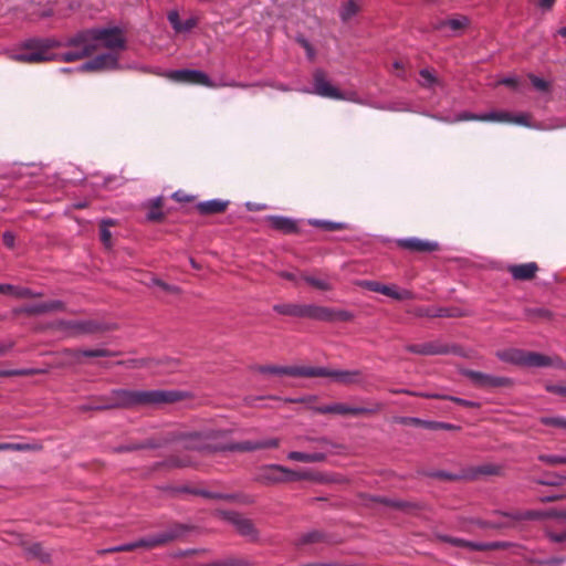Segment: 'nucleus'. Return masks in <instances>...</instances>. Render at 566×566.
Listing matches in <instances>:
<instances>
[{
	"label": "nucleus",
	"mask_w": 566,
	"mask_h": 566,
	"mask_svg": "<svg viewBox=\"0 0 566 566\" xmlns=\"http://www.w3.org/2000/svg\"><path fill=\"white\" fill-rule=\"evenodd\" d=\"M501 472V467L495 464H483L476 469V473L484 475H496Z\"/></svg>",
	"instance_id": "49530a36"
},
{
	"label": "nucleus",
	"mask_w": 566,
	"mask_h": 566,
	"mask_svg": "<svg viewBox=\"0 0 566 566\" xmlns=\"http://www.w3.org/2000/svg\"><path fill=\"white\" fill-rule=\"evenodd\" d=\"M481 122H499V123H509L511 118V113L504 111H492L489 113H484L483 117H480Z\"/></svg>",
	"instance_id": "7c9ffc66"
},
{
	"label": "nucleus",
	"mask_w": 566,
	"mask_h": 566,
	"mask_svg": "<svg viewBox=\"0 0 566 566\" xmlns=\"http://www.w3.org/2000/svg\"><path fill=\"white\" fill-rule=\"evenodd\" d=\"M531 115L527 113H518V114H511V118L509 119V123L525 126V127H535L531 124Z\"/></svg>",
	"instance_id": "58836bf2"
},
{
	"label": "nucleus",
	"mask_w": 566,
	"mask_h": 566,
	"mask_svg": "<svg viewBox=\"0 0 566 566\" xmlns=\"http://www.w3.org/2000/svg\"><path fill=\"white\" fill-rule=\"evenodd\" d=\"M67 327L75 328L80 332H92L93 327L90 322H70L66 325Z\"/></svg>",
	"instance_id": "864d4df0"
},
{
	"label": "nucleus",
	"mask_w": 566,
	"mask_h": 566,
	"mask_svg": "<svg viewBox=\"0 0 566 566\" xmlns=\"http://www.w3.org/2000/svg\"><path fill=\"white\" fill-rule=\"evenodd\" d=\"M397 244L401 249L418 253H430L439 249L438 242L419 238L400 239L397 241Z\"/></svg>",
	"instance_id": "2eb2a0df"
},
{
	"label": "nucleus",
	"mask_w": 566,
	"mask_h": 566,
	"mask_svg": "<svg viewBox=\"0 0 566 566\" xmlns=\"http://www.w3.org/2000/svg\"><path fill=\"white\" fill-rule=\"evenodd\" d=\"M168 21L170 22L172 29L176 32H189L197 25V19L196 18H189L186 21H181L179 18L178 12L171 11L168 14Z\"/></svg>",
	"instance_id": "4be33fe9"
},
{
	"label": "nucleus",
	"mask_w": 566,
	"mask_h": 566,
	"mask_svg": "<svg viewBox=\"0 0 566 566\" xmlns=\"http://www.w3.org/2000/svg\"><path fill=\"white\" fill-rule=\"evenodd\" d=\"M268 222L272 229L286 234L294 233L297 230L296 222L287 217L270 216L268 217Z\"/></svg>",
	"instance_id": "6ab92c4d"
},
{
	"label": "nucleus",
	"mask_w": 566,
	"mask_h": 566,
	"mask_svg": "<svg viewBox=\"0 0 566 566\" xmlns=\"http://www.w3.org/2000/svg\"><path fill=\"white\" fill-rule=\"evenodd\" d=\"M114 222L112 220H104L102 222V229H101V240L102 242L108 247L111 245V231L106 228L107 226H113Z\"/></svg>",
	"instance_id": "a19ab883"
},
{
	"label": "nucleus",
	"mask_w": 566,
	"mask_h": 566,
	"mask_svg": "<svg viewBox=\"0 0 566 566\" xmlns=\"http://www.w3.org/2000/svg\"><path fill=\"white\" fill-rule=\"evenodd\" d=\"M304 92L331 99L343 97L342 92L328 81L325 72L321 69L313 73V88L304 90Z\"/></svg>",
	"instance_id": "1a4fd4ad"
},
{
	"label": "nucleus",
	"mask_w": 566,
	"mask_h": 566,
	"mask_svg": "<svg viewBox=\"0 0 566 566\" xmlns=\"http://www.w3.org/2000/svg\"><path fill=\"white\" fill-rule=\"evenodd\" d=\"M306 318L323 322H348L354 318V315L346 310L307 304Z\"/></svg>",
	"instance_id": "6e6552de"
},
{
	"label": "nucleus",
	"mask_w": 566,
	"mask_h": 566,
	"mask_svg": "<svg viewBox=\"0 0 566 566\" xmlns=\"http://www.w3.org/2000/svg\"><path fill=\"white\" fill-rule=\"evenodd\" d=\"M480 117H483V114H473V113H470V112H462V113L458 114L454 117V119L449 120V122L450 123L465 122V120H478V122H481Z\"/></svg>",
	"instance_id": "79ce46f5"
},
{
	"label": "nucleus",
	"mask_w": 566,
	"mask_h": 566,
	"mask_svg": "<svg viewBox=\"0 0 566 566\" xmlns=\"http://www.w3.org/2000/svg\"><path fill=\"white\" fill-rule=\"evenodd\" d=\"M30 449L31 446L25 443H0V451H25Z\"/></svg>",
	"instance_id": "a18cd8bd"
},
{
	"label": "nucleus",
	"mask_w": 566,
	"mask_h": 566,
	"mask_svg": "<svg viewBox=\"0 0 566 566\" xmlns=\"http://www.w3.org/2000/svg\"><path fill=\"white\" fill-rule=\"evenodd\" d=\"M119 55L117 53H103L94 59L83 63L77 67L78 71H109L119 67Z\"/></svg>",
	"instance_id": "9b49d317"
},
{
	"label": "nucleus",
	"mask_w": 566,
	"mask_h": 566,
	"mask_svg": "<svg viewBox=\"0 0 566 566\" xmlns=\"http://www.w3.org/2000/svg\"><path fill=\"white\" fill-rule=\"evenodd\" d=\"M33 295V291L28 287H21L14 285L13 296L18 298H27Z\"/></svg>",
	"instance_id": "4d7b16f0"
},
{
	"label": "nucleus",
	"mask_w": 566,
	"mask_h": 566,
	"mask_svg": "<svg viewBox=\"0 0 566 566\" xmlns=\"http://www.w3.org/2000/svg\"><path fill=\"white\" fill-rule=\"evenodd\" d=\"M65 305L62 301L53 300L48 302H42L39 304L27 305L20 310L21 313L27 315H41L51 312L63 311Z\"/></svg>",
	"instance_id": "dca6fc26"
},
{
	"label": "nucleus",
	"mask_w": 566,
	"mask_h": 566,
	"mask_svg": "<svg viewBox=\"0 0 566 566\" xmlns=\"http://www.w3.org/2000/svg\"><path fill=\"white\" fill-rule=\"evenodd\" d=\"M287 459L297 462L313 463V462H322L326 459L325 452H300V451H291L287 453Z\"/></svg>",
	"instance_id": "b1692460"
},
{
	"label": "nucleus",
	"mask_w": 566,
	"mask_h": 566,
	"mask_svg": "<svg viewBox=\"0 0 566 566\" xmlns=\"http://www.w3.org/2000/svg\"><path fill=\"white\" fill-rule=\"evenodd\" d=\"M145 447L146 446H144V444H135V443L122 444V446L114 448V451L115 452H130V451H135V450H138L142 448H145Z\"/></svg>",
	"instance_id": "680f3d73"
},
{
	"label": "nucleus",
	"mask_w": 566,
	"mask_h": 566,
	"mask_svg": "<svg viewBox=\"0 0 566 566\" xmlns=\"http://www.w3.org/2000/svg\"><path fill=\"white\" fill-rule=\"evenodd\" d=\"M77 355L80 356H85V357H104V356H108L109 355V352L106 350V349H103V348H97V349H84V350H80L77 353Z\"/></svg>",
	"instance_id": "de8ad7c7"
},
{
	"label": "nucleus",
	"mask_w": 566,
	"mask_h": 566,
	"mask_svg": "<svg viewBox=\"0 0 566 566\" xmlns=\"http://www.w3.org/2000/svg\"><path fill=\"white\" fill-rule=\"evenodd\" d=\"M496 356L500 360L522 367H548L565 368L564 361L558 357H551L535 352L518 348L499 350Z\"/></svg>",
	"instance_id": "20e7f679"
},
{
	"label": "nucleus",
	"mask_w": 566,
	"mask_h": 566,
	"mask_svg": "<svg viewBox=\"0 0 566 566\" xmlns=\"http://www.w3.org/2000/svg\"><path fill=\"white\" fill-rule=\"evenodd\" d=\"M420 85L423 86V87H432L437 84H439V81L437 78V76L428 69H422L420 72Z\"/></svg>",
	"instance_id": "72a5a7b5"
},
{
	"label": "nucleus",
	"mask_w": 566,
	"mask_h": 566,
	"mask_svg": "<svg viewBox=\"0 0 566 566\" xmlns=\"http://www.w3.org/2000/svg\"><path fill=\"white\" fill-rule=\"evenodd\" d=\"M327 541V535L318 530H312L306 533L301 534L294 542L296 547H301L304 545L323 543Z\"/></svg>",
	"instance_id": "412c9836"
},
{
	"label": "nucleus",
	"mask_w": 566,
	"mask_h": 566,
	"mask_svg": "<svg viewBox=\"0 0 566 566\" xmlns=\"http://www.w3.org/2000/svg\"><path fill=\"white\" fill-rule=\"evenodd\" d=\"M468 20L464 17L455 18V19H448L442 20L438 22L434 28L438 30H443L446 28L450 29L451 31L455 32L460 29H462L467 24Z\"/></svg>",
	"instance_id": "c756f323"
},
{
	"label": "nucleus",
	"mask_w": 566,
	"mask_h": 566,
	"mask_svg": "<svg viewBox=\"0 0 566 566\" xmlns=\"http://www.w3.org/2000/svg\"><path fill=\"white\" fill-rule=\"evenodd\" d=\"M151 360L150 359H132L126 363L127 367L130 368H142V367H150Z\"/></svg>",
	"instance_id": "bf43d9fd"
},
{
	"label": "nucleus",
	"mask_w": 566,
	"mask_h": 566,
	"mask_svg": "<svg viewBox=\"0 0 566 566\" xmlns=\"http://www.w3.org/2000/svg\"><path fill=\"white\" fill-rule=\"evenodd\" d=\"M444 400H451L460 406L467 407V408H478L480 405L472 400H465L462 398H458L454 396L443 397Z\"/></svg>",
	"instance_id": "8fccbe9b"
},
{
	"label": "nucleus",
	"mask_w": 566,
	"mask_h": 566,
	"mask_svg": "<svg viewBox=\"0 0 566 566\" xmlns=\"http://www.w3.org/2000/svg\"><path fill=\"white\" fill-rule=\"evenodd\" d=\"M231 522L235 525L238 532L244 536L255 535V530L252 522L237 513H232Z\"/></svg>",
	"instance_id": "a878e982"
},
{
	"label": "nucleus",
	"mask_w": 566,
	"mask_h": 566,
	"mask_svg": "<svg viewBox=\"0 0 566 566\" xmlns=\"http://www.w3.org/2000/svg\"><path fill=\"white\" fill-rule=\"evenodd\" d=\"M358 11V6L354 0H348L346 3L343 4L340 9V18L343 21L349 20L352 17H354Z\"/></svg>",
	"instance_id": "f704fd0d"
},
{
	"label": "nucleus",
	"mask_w": 566,
	"mask_h": 566,
	"mask_svg": "<svg viewBox=\"0 0 566 566\" xmlns=\"http://www.w3.org/2000/svg\"><path fill=\"white\" fill-rule=\"evenodd\" d=\"M282 479L285 482L291 481H301V480H310L312 478L311 473L307 471H294L286 467L281 465Z\"/></svg>",
	"instance_id": "cd10ccee"
},
{
	"label": "nucleus",
	"mask_w": 566,
	"mask_h": 566,
	"mask_svg": "<svg viewBox=\"0 0 566 566\" xmlns=\"http://www.w3.org/2000/svg\"><path fill=\"white\" fill-rule=\"evenodd\" d=\"M274 312L281 315L306 317L307 304H276L273 306Z\"/></svg>",
	"instance_id": "aec40b11"
},
{
	"label": "nucleus",
	"mask_w": 566,
	"mask_h": 566,
	"mask_svg": "<svg viewBox=\"0 0 566 566\" xmlns=\"http://www.w3.org/2000/svg\"><path fill=\"white\" fill-rule=\"evenodd\" d=\"M426 428L451 430V429H454V426L450 424V423H446V422L429 421V422H426Z\"/></svg>",
	"instance_id": "69168bd1"
},
{
	"label": "nucleus",
	"mask_w": 566,
	"mask_h": 566,
	"mask_svg": "<svg viewBox=\"0 0 566 566\" xmlns=\"http://www.w3.org/2000/svg\"><path fill=\"white\" fill-rule=\"evenodd\" d=\"M507 516H511L514 520H538L546 516H552V513H545L541 511H525V512H517L514 514H506Z\"/></svg>",
	"instance_id": "473e14b6"
},
{
	"label": "nucleus",
	"mask_w": 566,
	"mask_h": 566,
	"mask_svg": "<svg viewBox=\"0 0 566 566\" xmlns=\"http://www.w3.org/2000/svg\"><path fill=\"white\" fill-rule=\"evenodd\" d=\"M384 405L381 402H373L369 407H354L346 403L335 402L325 406L312 407V410L316 413L321 415H340V416H361V415H373L382 409Z\"/></svg>",
	"instance_id": "39448f33"
},
{
	"label": "nucleus",
	"mask_w": 566,
	"mask_h": 566,
	"mask_svg": "<svg viewBox=\"0 0 566 566\" xmlns=\"http://www.w3.org/2000/svg\"><path fill=\"white\" fill-rule=\"evenodd\" d=\"M462 375L468 377L474 386L483 389L506 387L512 384V380L507 377L493 376L470 369L462 370Z\"/></svg>",
	"instance_id": "9d476101"
},
{
	"label": "nucleus",
	"mask_w": 566,
	"mask_h": 566,
	"mask_svg": "<svg viewBox=\"0 0 566 566\" xmlns=\"http://www.w3.org/2000/svg\"><path fill=\"white\" fill-rule=\"evenodd\" d=\"M311 223L327 231L343 230L346 228V226L342 222H333L327 220H314Z\"/></svg>",
	"instance_id": "c9c22d12"
},
{
	"label": "nucleus",
	"mask_w": 566,
	"mask_h": 566,
	"mask_svg": "<svg viewBox=\"0 0 566 566\" xmlns=\"http://www.w3.org/2000/svg\"><path fill=\"white\" fill-rule=\"evenodd\" d=\"M547 536L554 543L566 542V531L559 532V533L549 532V533H547Z\"/></svg>",
	"instance_id": "338daca9"
},
{
	"label": "nucleus",
	"mask_w": 566,
	"mask_h": 566,
	"mask_svg": "<svg viewBox=\"0 0 566 566\" xmlns=\"http://www.w3.org/2000/svg\"><path fill=\"white\" fill-rule=\"evenodd\" d=\"M406 349L420 355H438L446 353V348L433 343L408 345Z\"/></svg>",
	"instance_id": "393cba45"
},
{
	"label": "nucleus",
	"mask_w": 566,
	"mask_h": 566,
	"mask_svg": "<svg viewBox=\"0 0 566 566\" xmlns=\"http://www.w3.org/2000/svg\"><path fill=\"white\" fill-rule=\"evenodd\" d=\"M297 42L304 48V50L306 51V55L308 57V60L313 61L314 57H315V50L314 48L312 46V44L304 38H298L297 39Z\"/></svg>",
	"instance_id": "5fc2aeb1"
},
{
	"label": "nucleus",
	"mask_w": 566,
	"mask_h": 566,
	"mask_svg": "<svg viewBox=\"0 0 566 566\" xmlns=\"http://www.w3.org/2000/svg\"><path fill=\"white\" fill-rule=\"evenodd\" d=\"M378 501L380 503L385 504V505L392 506V507H396V509H401V510H406V509H409V507L412 506L408 502L398 501V500H391V499H387V497H381Z\"/></svg>",
	"instance_id": "37998d69"
},
{
	"label": "nucleus",
	"mask_w": 566,
	"mask_h": 566,
	"mask_svg": "<svg viewBox=\"0 0 566 566\" xmlns=\"http://www.w3.org/2000/svg\"><path fill=\"white\" fill-rule=\"evenodd\" d=\"M507 270L514 280L528 281L535 276L536 272L538 271V266L535 262H528L510 265Z\"/></svg>",
	"instance_id": "a211bd4d"
},
{
	"label": "nucleus",
	"mask_w": 566,
	"mask_h": 566,
	"mask_svg": "<svg viewBox=\"0 0 566 566\" xmlns=\"http://www.w3.org/2000/svg\"><path fill=\"white\" fill-rule=\"evenodd\" d=\"M190 527L185 524H174L170 525L165 531L153 534V539L156 547L166 545L168 543L175 542L177 539L182 538L188 534Z\"/></svg>",
	"instance_id": "ddd939ff"
},
{
	"label": "nucleus",
	"mask_w": 566,
	"mask_h": 566,
	"mask_svg": "<svg viewBox=\"0 0 566 566\" xmlns=\"http://www.w3.org/2000/svg\"><path fill=\"white\" fill-rule=\"evenodd\" d=\"M184 394L178 390H126L117 389L111 394V400L104 406L90 409L129 408L136 406H160L179 401Z\"/></svg>",
	"instance_id": "f03ea898"
},
{
	"label": "nucleus",
	"mask_w": 566,
	"mask_h": 566,
	"mask_svg": "<svg viewBox=\"0 0 566 566\" xmlns=\"http://www.w3.org/2000/svg\"><path fill=\"white\" fill-rule=\"evenodd\" d=\"M216 433H198L193 432L185 437L184 446L188 449L198 450L202 452H219V451H239L250 452L260 449H276L280 446V439L269 438L256 441H243L239 443L220 444L214 442Z\"/></svg>",
	"instance_id": "7ed1b4c3"
},
{
	"label": "nucleus",
	"mask_w": 566,
	"mask_h": 566,
	"mask_svg": "<svg viewBox=\"0 0 566 566\" xmlns=\"http://www.w3.org/2000/svg\"><path fill=\"white\" fill-rule=\"evenodd\" d=\"M386 292L382 295L389 296L394 300H409L412 297L411 292L408 290H398L395 285H385Z\"/></svg>",
	"instance_id": "2f4dec72"
},
{
	"label": "nucleus",
	"mask_w": 566,
	"mask_h": 566,
	"mask_svg": "<svg viewBox=\"0 0 566 566\" xmlns=\"http://www.w3.org/2000/svg\"><path fill=\"white\" fill-rule=\"evenodd\" d=\"M163 199L157 197L149 202V211L146 216L148 221H160L164 218L161 211Z\"/></svg>",
	"instance_id": "c85d7f7f"
},
{
	"label": "nucleus",
	"mask_w": 566,
	"mask_h": 566,
	"mask_svg": "<svg viewBox=\"0 0 566 566\" xmlns=\"http://www.w3.org/2000/svg\"><path fill=\"white\" fill-rule=\"evenodd\" d=\"M306 440H307V441H315V442H317V443H318V446H319L322 449H324V450H327V449H329V448H334V447H335V444H334L331 440H328L327 438H325V437L317 438V439H315V438H306Z\"/></svg>",
	"instance_id": "052dcab7"
},
{
	"label": "nucleus",
	"mask_w": 566,
	"mask_h": 566,
	"mask_svg": "<svg viewBox=\"0 0 566 566\" xmlns=\"http://www.w3.org/2000/svg\"><path fill=\"white\" fill-rule=\"evenodd\" d=\"M98 49H107L119 55L126 49V38L122 29L94 28L81 31L64 43L54 39H31L13 54V61L27 64L60 60L74 62L91 55Z\"/></svg>",
	"instance_id": "f257e3e1"
},
{
	"label": "nucleus",
	"mask_w": 566,
	"mask_h": 566,
	"mask_svg": "<svg viewBox=\"0 0 566 566\" xmlns=\"http://www.w3.org/2000/svg\"><path fill=\"white\" fill-rule=\"evenodd\" d=\"M545 389L548 392L566 397V386L547 384Z\"/></svg>",
	"instance_id": "13d9d810"
},
{
	"label": "nucleus",
	"mask_w": 566,
	"mask_h": 566,
	"mask_svg": "<svg viewBox=\"0 0 566 566\" xmlns=\"http://www.w3.org/2000/svg\"><path fill=\"white\" fill-rule=\"evenodd\" d=\"M134 549H137L135 541L130 542V543H126V544H123V545H118V546L112 547V548L108 549V552H129V551H134Z\"/></svg>",
	"instance_id": "0e129e2a"
},
{
	"label": "nucleus",
	"mask_w": 566,
	"mask_h": 566,
	"mask_svg": "<svg viewBox=\"0 0 566 566\" xmlns=\"http://www.w3.org/2000/svg\"><path fill=\"white\" fill-rule=\"evenodd\" d=\"M342 96H343L342 98H337V99L338 101H349V102L361 104V101L358 98V96L355 92H348V93L342 92Z\"/></svg>",
	"instance_id": "774afa93"
},
{
	"label": "nucleus",
	"mask_w": 566,
	"mask_h": 566,
	"mask_svg": "<svg viewBox=\"0 0 566 566\" xmlns=\"http://www.w3.org/2000/svg\"><path fill=\"white\" fill-rule=\"evenodd\" d=\"M542 423L566 429V419L562 417H545L542 418Z\"/></svg>",
	"instance_id": "c03bdc74"
},
{
	"label": "nucleus",
	"mask_w": 566,
	"mask_h": 566,
	"mask_svg": "<svg viewBox=\"0 0 566 566\" xmlns=\"http://www.w3.org/2000/svg\"><path fill=\"white\" fill-rule=\"evenodd\" d=\"M437 538L443 543H448L452 546L465 548L469 551H489L502 547V544L499 542H471L460 537H453L444 534H438Z\"/></svg>",
	"instance_id": "f8f14e48"
},
{
	"label": "nucleus",
	"mask_w": 566,
	"mask_h": 566,
	"mask_svg": "<svg viewBox=\"0 0 566 566\" xmlns=\"http://www.w3.org/2000/svg\"><path fill=\"white\" fill-rule=\"evenodd\" d=\"M312 373L311 377H331L342 385H360L364 381L363 373L359 369L343 370L312 366Z\"/></svg>",
	"instance_id": "0eeeda50"
},
{
	"label": "nucleus",
	"mask_w": 566,
	"mask_h": 566,
	"mask_svg": "<svg viewBox=\"0 0 566 566\" xmlns=\"http://www.w3.org/2000/svg\"><path fill=\"white\" fill-rule=\"evenodd\" d=\"M135 542H136L137 548L151 549V548L156 547L151 535H148V536L137 539Z\"/></svg>",
	"instance_id": "603ef678"
},
{
	"label": "nucleus",
	"mask_w": 566,
	"mask_h": 566,
	"mask_svg": "<svg viewBox=\"0 0 566 566\" xmlns=\"http://www.w3.org/2000/svg\"><path fill=\"white\" fill-rule=\"evenodd\" d=\"M228 207V201L220 199H212L202 201L197 205V209L201 214H214L220 213Z\"/></svg>",
	"instance_id": "5701e85b"
},
{
	"label": "nucleus",
	"mask_w": 566,
	"mask_h": 566,
	"mask_svg": "<svg viewBox=\"0 0 566 566\" xmlns=\"http://www.w3.org/2000/svg\"><path fill=\"white\" fill-rule=\"evenodd\" d=\"M28 553L33 557L40 558L42 562H45L49 558V554L44 553L39 544H33L28 549Z\"/></svg>",
	"instance_id": "09e8293b"
},
{
	"label": "nucleus",
	"mask_w": 566,
	"mask_h": 566,
	"mask_svg": "<svg viewBox=\"0 0 566 566\" xmlns=\"http://www.w3.org/2000/svg\"><path fill=\"white\" fill-rule=\"evenodd\" d=\"M30 374L31 371L25 369L0 370V377L24 376Z\"/></svg>",
	"instance_id": "e2e57ef3"
},
{
	"label": "nucleus",
	"mask_w": 566,
	"mask_h": 566,
	"mask_svg": "<svg viewBox=\"0 0 566 566\" xmlns=\"http://www.w3.org/2000/svg\"><path fill=\"white\" fill-rule=\"evenodd\" d=\"M280 464H268L260 469L256 480L262 484L284 483Z\"/></svg>",
	"instance_id": "f3484780"
},
{
	"label": "nucleus",
	"mask_w": 566,
	"mask_h": 566,
	"mask_svg": "<svg viewBox=\"0 0 566 566\" xmlns=\"http://www.w3.org/2000/svg\"><path fill=\"white\" fill-rule=\"evenodd\" d=\"M413 314L418 317H441L446 316L443 310H434L430 307H419L415 310Z\"/></svg>",
	"instance_id": "4c0bfd02"
},
{
	"label": "nucleus",
	"mask_w": 566,
	"mask_h": 566,
	"mask_svg": "<svg viewBox=\"0 0 566 566\" xmlns=\"http://www.w3.org/2000/svg\"><path fill=\"white\" fill-rule=\"evenodd\" d=\"M530 80L533 86L538 91H546L548 88V83L538 76L530 75Z\"/></svg>",
	"instance_id": "6e6d98bb"
},
{
	"label": "nucleus",
	"mask_w": 566,
	"mask_h": 566,
	"mask_svg": "<svg viewBox=\"0 0 566 566\" xmlns=\"http://www.w3.org/2000/svg\"><path fill=\"white\" fill-rule=\"evenodd\" d=\"M541 462L548 465H560L566 464V455L558 454H539L537 458Z\"/></svg>",
	"instance_id": "e433bc0d"
},
{
	"label": "nucleus",
	"mask_w": 566,
	"mask_h": 566,
	"mask_svg": "<svg viewBox=\"0 0 566 566\" xmlns=\"http://www.w3.org/2000/svg\"><path fill=\"white\" fill-rule=\"evenodd\" d=\"M301 277L308 285H311L319 291L333 290V284L331 283L329 279L326 276H317V275H313V274H302Z\"/></svg>",
	"instance_id": "bb28decb"
},
{
	"label": "nucleus",
	"mask_w": 566,
	"mask_h": 566,
	"mask_svg": "<svg viewBox=\"0 0 566 566\" xmlns=\"http://www.w3.org/2000/svg\"><path fill=\"white\" fill-rule=\"evenodd\" d=\"M151 282H153V284L155 286L160 287L165 292H168V293H179V289L176 285H169V284H167V283H165V282H163L161 280H158V279H153Z\"/></svg>",
	"instance_id": "3c124183"
},
{
	"label": "nucleus",
	"mask_w": 566,
	"mask_h": 566,
	"mask_svg": "<svg viewBox=\"0 0 566 566\" xmlns=\"http://www.w3.org/2000/svg\"><path fill=\"white\" fill-rule=\"evenodd\" d=\"M165 76L176 83L201 85L210 88H216L218 86L207 73L199 70H172L166 72Z\"/></svg>",
	"instance_id": "423d86ee"
},
{
	"label": "nucleus",
	"mask_w": 566,
	"mask_h": 566,
	"mask_svg": "<svg viewBox=\"0 0 566 566\" xmlns=\"http://www.w3.org/2000/svg\"><path fill=\"white\" fill-rule=\"evenodd\" d=\"M258 371L272 375H287L293 377H311L312 366H259Z\"/></svg>",
	"instance_id": "4468645a"
},
{
	"label": "nucleus",
	"mask_w": 566,
	"mask_h": 566,
	"mask_svg": "<svg viewBox=\"0 0 566 566\" xmlns=\"http://www.w3.org/2000/svg\"><path fill=\"white\" fill-rule=\"evenodd\" d=\"M358 285L361 287H365L371 292H377L380 294H382V292H386V290L384 289L385 284H381L377 281H360V282H358Z\"/></svg>",
	"instance_id": "ea45409f"
}]
</instances>
